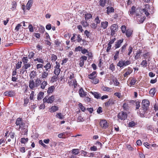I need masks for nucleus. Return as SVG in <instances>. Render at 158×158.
Here are the masks:
<instances>
[{
    "mask_svg": "<svg viewBox=\"0 0 158 158\" xmlns=\"http://www.w3.org/2000/svg\"><path fill=\"white\" fill-rule=\"evenodd\" d=\"M15 124H16V127L17 129H22L25 130V132L24 133V135L27 134L28 131L27 129L24 128L25 127V124L23 123L22 119L20 118H18L16 120Z\"/></svg>",
    "mask_w": 158,
    "mask_h": 158,
    "instance_id": "f257e3e1",
    "label": "nucleus"
},
{
    "mask_svg": "<svg viewBox=\"0 0 158 158\" xmlns=\"http://www.w3.org/2000/svg\"><path fill=\"white\" fill-rule=\"evenodd\" d=\"M144 8L142 9L143 12L147 17H148L150 14H152L154 11L153 10V7L150 6L148 4H145Z\"/></svg>",
    "mask_w": 158,
    "mask_h": 158,
    "instance_id": "f03ea898",
    "label": "nucleus"
},
{
    "mask_svg": "<svg viewBox=\"0 0 158 158\" xmlns=\"http://www.w3.org/2000/svg\"><path fill=\"white\" fill-rule=\"evenodd\" d=\"M131 63L130 60H127L125 61L120 60L117 63V65L120 68H123L124 67L130 64Z\"/></svg>",
    "mask_w": 158,
    "mask_h": 158,
    "instance_id": "7ed1b4c3",
    "label": "nucleus"
},
{
    "mask_svg": "<svg viewBox=\"0 0 158 158\" xmlns=\"http://www.w3.org/2000/svg\"><path fill=\"white\" fill-rule=\"evenodd\" d=\"M110 29L111 30V35L112 36H114L115 32L118 30V26L116 24H113L111 26Z\"/></svg>",
    "mask_w": 158,
    "mask_h": 158,
    "instance_id": "20e7f679",
    "label": "nucleus"
},
{
    "mask_svg": "<svg viewBox=\"0 0 158 158\" xmlns=\"http://www.w3.org/2000/svg\"><path fill=\"white\" fill-rule=\"evenodd\" d=\"M54 100V96L52 95L50 97H46L44 99L43 101L44 102L47 103H52L53 102Z\"/></svg>",
    "mask_w": 158,
    "mask_h": 158,
    "instance_id": "39448f33",
    "label": "nucleus"
},
{
    "mask_svg": "<svg viewBox=\"0 0 158 158\" xmlns=\"http://www.w3.org/2000/svg\"><path fill=\"white\" fill-rule=\"evenodd\" d=\"M118 117L120 119L124 120L127 118V114L124 112H121L118 113Z\"/></svg>",
    "mask_w": 158,
    "mask_h": 158,
    "instance_id": "423d86ee",
    "label": "nucleus"
},
{
    "mask_svg": "<svg viewBox=\"0 0 158 158\" xmlns=\"http://www.w3.org/2000/svg\"><path fill=\"white\" fill-rule=\"evenodd\" d=\"M149 104L150 102L147 99L143 100L142 102V107L147 110Z\"/></svg>",
    "mask_w": 158,
    "mask_h": 158,
    "instance_id": "0eeeda50",
    "label": "nucleus"
},
{
    "mask_svg": "<svg viewBox=\"0 0 158 158\" xmlns=\"http://www.w3.org/2000/svg\"><path fill=\"white\" fill-rule=\"evenodd\" d=\"M100 125L101 127L106 129L108 126V123L105 120H101L100 122Z\"/></svg>",
    "mask_w": 158,
    "mask_h": 158,
    "instance_id": "6e6552de",
    "label": "nucleus"
},
{
    "mask_svg": "<svg viewBox=\"0 0 158 158\" xmlns=\"http://www.w3.org/2000/svg\"><path fill=\"white\" fill-rule=\"evenodd\" d=\"M124 71L126 72L123 75L124 77H127L129 75L132 73L133 70L131 68L129 67L127 69H125Z\"/></svg>",
    "mask_w": 158,
    "mask_h": 158,
    "instance_id": "1a4fd4ad",
    "label": "nucleus"
},
{
    "mask_svg": "<svg viewBox=\"0 0 158 158\" xmlns=\"http://www.w3.org/2000/svg\"><path fill=\"white\" fill-rule=\"evenodd\" d=\"M4 95L10 97H13L15 95V92L14 90L7 91L4 93Z\"/></svg>",
    "mask_w": 158,
    "mask_h": 158,
    "instance_id": "9d476101",
    "label": "nucleus"
},
{
    "mask_svg": "<svg viewBox=\"0 0 158 158\" xmlns=\"http://www.w3.org/2000/svg\"><path fill=\"white\" fill-rule=\"evenodd\" d=\"M35 85V83L33 80H30L29 81V87L31 89H33L34 88L36 87Z\"/></svg>",
    "mask_w": 158,
    "mask_h": 158,
    "instance_id": "9b49d317",
    "label": "nucleus"
},
{
    "mask_svg": "<svg viewBox=\"0 0 158 158\" xmlns=\"http://www.w3.org/2000/svg\"><path fill=\"white\" fill-rule=\"evenodd\" d=\"M79 92V95L81 97H83L86 95L87 93L85 92L82 88L80 89Z\"/></svg>",
    "mask_w": 158,
    "mask_h": 158,
    "instance_id": "f8f14e48",
    "label": "nucleus"
},
{
    "mask_svg": "<svg viewBox=\"0 0 158 158\" xmlns=\"http://www.w3.org/2000/svg\"><path fill=\"white\" fill-rule=\"evenodd\" d=\"M147 110L144 109L142 107L141 109L139 110V114H140V116L141 117H143L144 116V114L146 113Z\"/></svg>",
    "mask_w": 158,
    "mask_h": 158,
    "instance_id": "ddd939ff",
    "label": "nucleus"
},
{
    "mask_svg": "<svg viewBox=\"0 0 158 158\" xmlns=\"http://www.w3.org/2000/svg\"><path fill=\"white\" fill-rule=\"evenodd\" d=\"M145 19V17H143L142 18L140 16H139L137 17V20L138 23H142L143 22Z\"/></svg>",
    "mask_w": 158,
    "mask_h": 158,
    "instance_id": "4468645a",
    "label": "nucleus"
},
{
    "mask_svg": "<svg viewBox=\"0 0 158 158\" xmlns=\"http://www.w3.org/2000/svg\"><path fill=\"white\" fill-rule=\"evenodd\" d=\"M123 39H122L121 40H118L116 43L115 44V47L116 48H119L121 44L123 42Z\"/></svg>",
    "mask_w": 158,
    "mask_h": 158,
    "instance_id": "2eb2a0df",
    "label": "nucleus"
},
{
    "mask_svg": "<svg viewBox=\"0 0 158 158\" xmlns=\"http://www.w3.org/2000/svg\"><path fill=\"white\" fill-rule=\"evenodd\" d=\"M33 0H29L26 5L27 9L28 10H29L31 7L33 3Z\"/></svg>",
    "mask_w": 158,
    "mask_h": 158,
    "instance_id": "dca6fc26",
    "label": "nucleus"
},
{
    "mask_svg": "<svg viewBox=\"0 0 158 158\" xmlns=\"http://www.w3.org/2000/svg\"><path fill=\"white\" fill-rule=\"evenodd\" d=\"M58 110V107L56 106H53L49 109V111L51 113L54 112Z\"/></svg>",
    "mask_w": 158,
    "mask_h": 158,
    "instance_id": "f3484780",
    "label": "nucleus"
},
{
    "mask_svg": "<svg viewBox=\"0 0 158 158\" xmlns=\"http://www.w3.org/2000/svg\"><path fill=\"white\" fill-rule=\"evenodd\" d=\"M108 25V22L106 21L102 22L101 23V27L103 29L106 28Z\"/></svg>",
    "mask_w": 158,
    "mask_h": 158,
    "instance_id": "a211bd4d",
    "label": "nucleus"
},
{
    "mask_svg": "<svg viewBox=\"0 0 158 158\" xmlns=\"http://www.w3.org/2000/svg\"><path fill=\"white\" fill-rule=\"evenodd\" d=\"M49 72L44 71L41 73V77L42 79L46 78L48 75Z\"/></svg>",
    "mask_w": 158,
    "mask_h": 158,
    "instance_id": "6ab92c4d",
    "label": "nucleus"
},
{
    "mask_svg": "<svg viewBox=\"0 0 158 158\" xmlns=\"http://www.w3.org/2000/svg\"><path fill=\"white\" fill-rule=\"evenodd\" d=\"M91 93L94 96V97L97 99L100 98L101 95L98 92H91Z\"/></svg>",
    "mask_w": 158,
    "mask_h": 158,
    "instance_id": "aec40b11",
    "label": "nucleus"
},
{
    "mask_svg": "<svg viewBox=\"0 0 158 158\" xmlns=\"http://www.w3.org/2000/svg\"><path fill=\"white\" fill-rule=\"evenodd\" d=\"M71 153L74 155H76L80 153L79 149H73L71 150Z\"/></svg>",
    "mask_w": 158,
    "mask_h": 158,
    "instance_id": "412c9836",
    "label": "nucleus"
},
{
    "mask_svg": "<svg viewBox=\"0 0 158 158\" xmlns=\"http://www.w3.org/2000/svg\"><path fill=\"white\" fill-rule=\"evenodd\" d=\"M48 83L46 81H43L40 83V88L42 89H44L47 85Z\"/></svg>",
    "mask_w": 158,
    "mask_h": 158,
    "instance_id": "4be33fe9",
    "label": "nucleus"
},
{
    "mask_svg": "<svg viewBox=\"0 0 158 158\" xmlns=\"http://www.w3.org/2000/svg\"><path fill=\"white\" fill-rule=\"evenodd\" d=\"M51 67V65L50 63H48L46 64L45 66H44V68H45V70L46 71L49 72Z\"/></svg>",
    "mask_w": 158,
    "mask_h": 158,
    "instance_id": "5701e85b",
    "label": "nucleus"
},
{
    "mask_svg": "<svg viewBox=\"0 0 158 158\" xmlns=\"http://www.w3.org/2000/svg\"><path fill=\"white\" fill-rule=\"evenodd\" d=\"M96 72L95 71H94L91 73L89 75V78L90 79H93L95 78L96 77Z\"/></svg>",
    "mask_w": 158,
    "mask_h": 158,
    "instance_id": "b1692460",
    "label": "nucleus"
},
{
    "mask_svg": "<svg viewBox=\"0 0 158 158\" xmlns=\"http://www.w3.org/2000/svg\"><path fill=\"white\" fill-rule=\"evenodd\" d=\"M41 81L38 78H37L35 80V85L36 86V87H37L40 85Z\"/></svg>",
    "mask_w": 158,
    "mask_h": 158,
    "instance_id": "393cba45",
    "label": "nucleus"
},
{
    "mask_svg": "<svg viewBox=\"0 0 158 158\" xmlns=\"http://www.w3.org/2000/svg\"><path fill=\"white\" fill-rule=\"evenodd\" d=\"M56 116V118L60 119H63L64 118V116L61 113H57Z\"/></svg>",
    "mask_w": 158,
    "mask_h": 158,
    "instance_id": "a878e982",
    "label": "nucleus"
},
{
    "mask_svg": "<svg viewBox=\"0 0 158 158\" xmlns=\"http://www.w3.org/2000/svg\"><path fill=\"white\" fill-rule=\"evenodd\" d=\"M156 92L155 88H153L150 90L149 93L151 96L153 97L154 96Z\"/></svg>",
    "mask_w": 158,
    "mask_h": 158,
    "instance_id": "bb28decb",
    "label": "nucleus"
},
{
    "mask_svg": "<svg viewBox=\"0 0 158 158\" xmlns=\"http://www.w3.org/2000/svg\"><path fill=\"white\" fill-rule=\"evenodd\" d=\"M12 6L11 8H10V9L12 10H14L15 9L16 6H17V3L15 1H13L11 3Z\"/></svg>",
    "mask_w": 158,
    "mask_h": 158,
    "instance_id": "cd10ccee",
    "label": "nucleus"
},
{
    "mask_svg": "<svg viewBox=\"0 0 158 158\" xmlns=\"http://www.w3.org/2000/svg\"><path fill=\"white\" fill-rule=\"evenodd\" d=\"M55 87L53 86H52L48 88V90L47 91V93L48 94H52L53 91Z\"/></svg>",
    "mask_w": 158,
    "mask_h": 158,
    "instance_id": "c85d7f7f",
    "label": "nucleus"
},
{
    "mask_svg": "<svg viewBox=\"0 0 158 158\" xmlns=\"http://www.w3.org/2000/svg\"><path fill=\"white\" fill-rule=\"evenodd\" d=\"M102 89L104 91H106L110 92H111L112 91V89L111 88L106 86H103L102 87Z\"/></svg>",
    "mask_w": 158,
    "mask_h": 158,
    "instance_id": "c756f323",
    "label": "nucleus"
},
{
    "mask_svg": "<svg viewBox=\"0 0 158 158\" xmlns=\"http://www.w3.org/2000/svg\"><path fill=\"white\" fill-rule=\"evenodd\" d=\"M132 31L130 29H127L126 32V35L127 37H129L132 34Z\"/></svg>",
    "mask_w": 158,
    "mask_h": 158,
    "instance_id": "7c9ffc66",
    "label": "nucleus"
},
{
    "mask_svg": "<svg viewBox=\"0 0 158 158\" xmlns=\"http://www.w3.org/2000/svg\"><path fill=\"white\" fill-rule=\"evenodd\" d=\"M107 13L108 14H109L110 13L114 12V9L113 7H108L107 8Z\"/></svg>",
    "mask_w": 158,
    "mask_h": 158,
    "instance_id": "2f4dec72",
    "label": "nucleus"
},
{
    "mask_svg": "<svg viewBox=\"0 0 158 158\" xmlns=\"http://www.w3.org/2000/svg\"><path fill=\"white\" fill-rule=\"evenodd\" d=\"M44 93L40 92L38 95L37 99L38 100H41L43 98Z\"/></svg>",
    "mask_w": 158,
    "mask_h": 158,
    "instance_id": "473e14b6",
    "label": "nucleus"
},
{
    "mask_svg": "<svg viewBox=\"0 0 158 158\" xmlns=\"http://www.w3.org/2000/svg\"><path fill=\"white\" fill-rule=\"evenodd\" d=\"M84 17L85 20L87 21L89 19L91 18L92 17V16L91 14L87 13L85 15Z\"/></svg>",
    "mask_w": 158,
    "mask_h": 158,
    "instance_id": "72a5a7b5",
    "label": "nucleus"
},
{
    "mask_svg": "<svg viewBox=\"0 0 158 158\" xmlns=\"http://www.w3.org/2000/svg\"><path fill=\"white\" fill-rule=\"evenodd\" d=\"M136 81V80L134 78L132 79L131 80V82H130V84H128V85L130 87H131V86L134 85L135 82Z\"/></svg>",
    "mask_w": 158,
    "mask_h": 158,
    "instance_id": "f704fd0d",
    "label": "nucleus"
},
{
    "mask_svg": "<svg viewBox=\"0 0 158 158\" xmlns=\"http://www.w3.org/2000/svg\"><path fill=\"white\" fill-rule=\"evenodd\" d=\"M31 79H33L36 76V73L34 71H32L30 75Z\"/></svg>",
    "mask_w": 158,
    "mask_h": 158,
    "instance_id": "c9c22d12",
    "label": "nucleus"
},
{
    "mask_svg": "<svg viewBox=\"0 0 158 158\" xmlns=\"http://www.w3.org/2000/svg\"><path fill=\"white\" fill-rule=\"evenodd\" d=\"M60 71V69H55L54 71V73L56 75L58 76L59 74Z\"/></svg>",
    "mask_w": 158,
    "mask_h": 158,
    "instance_id": "e433bc0d",
    "label": "nucleus"
},
{
    "mask_svg": "<svg viewBox=\"0 0 158 158\" xmlns=\"http://www.w3.org/2000/svg\"><path fill=\"white\" fill-rule=\"evenodd\" d=\"M71 83H72V85H73L74 86V88L76 87L77 86V82L76 80H72L71 81Z\"/></svg>",
    "mask_w": 158,
    "mask_h": 158,
    "instance_id": "4c0bfd02",
    "label": "nucleus"
},
{
    "mask_svg": "<svg viewBox=\"0 0 158 158\" xmlns=\"http://www.w3.org/2000/svg\"><path fill=\"white\" fill-rule=\"evenodd\" d=\"M31 66V64L30 63H28L24 64L23 66V68L25 69H26L29 68Z\"/></svg>",
    "mask_w": 158,
    "mask_h": 158,
    "instance_id": "58836bf2",
    "label": "nucleus"
},
{
    "mask_svg": "<svg viewBox=\"0 0 158 158\" xmlns=\"http://www.w3.org/2000/svg\"><path fill=\"white\" fill-rule=\"evenodd\" d=\"M35 61H37L38 62L43 64L44 63V61L41 58H36L34 60Z\"/></svg>",
    "mask_w": 158,
    "mask_h": 158,
    "instance_id": "ea45409f",
    "label": "nucleus"
},
{
    "mask_svg": "<svg viewBox=\"0 0 158 158\" xmlns=\"http://www.w3.org/2000/svg\"><path fill=\"white\" fill-rule=\"evenodd\" d=\"M22 61L23 63V64H27L28 60L27 59V57H24L22 59Z\"/></svg>",
    "mask_w": 158,
    "mask_h": 158,
    "instance_id": "a19ab883",
    "label": "nucleus"
},
{
    "mask_svg": "<svg viewBox=\"0 0 158 158\" xmlns=\"http://www.w3.org/2000/svg\"><path fill=\"white\" fill-rule=\"evenodd\" d=\"M135 8L134 6H133L129 10L130 14L131 15H132L134 13L135 11Z\"/></svg>",
    "mask_w": 158,
    "mask_h": 158,
    "instance_id": "79ce46f5",
    "label": "nucleus"
},
{
    "mask_svg": "<svg viewBox=\"0 0 158 158\" xmlns=\"http://www.w3.org/2000/svg\"><path fill=\"white\" fill-rule=\"evenodd\" d=\"M141 65L143 67H146L147 66V63L146 60H143L141 63Z\"/></svg>",
    "mask_w": 158,
    "mask_h": 158,
    "instance_id": "37998d69",
    "label": "nucleus"
},
{
    "mask_svg": "<svg viewBox=\"0 0 158 158\" xmlns=\"http://www.w3.org/2000/svg\"><path fill=\"white\" fill-rule=\"evenodd\" d=\"M115 40V38H114V39L111 40L110 41L108 44V45H109V48L110 47V48H111V44L114 43V42Z\"/></svg>",
    "mask_w": 158,
    "mask_h": 158,
    "instance_id": "c03bdc74",
    "label": "nucleus"
},
{
    "mask_svg": "<svg viewBox=\"0 0 158 158\" xmlns=\"http://www.w3.org/2000/svg\"><path fill=\"white\" fill-rule=\"evenodd\" d=\"M114 95L117 97L118 98H120L122 97L121 94L119 92H116L114 94Z\"/></svg>",
    "mask_w": 158,
    "mask_h": 158,
    "instance_id": "a18cd8bd",
    "label": "nucleus"
},
{
    "mask_svg": "<svg viewBox=\"0 0 158 158\" xmlns=\"http://www.w3.org/2000/svg\"><path fill=\"white\" fill-rule=\"evenodd\" d=\"M78 106L80 108L81 110L82 111L84 112L85 110V107L82 105V104L81 103H80L78 104Z\"/></svg>",
    "mask_w": 158,
    "mask_h": 158,
    "instance_id": "49530a36",
    "label": "nucleus"
},
{
    "mask_svg": "<svg viewBox=\"0 0 158 158\" xmlns=\"http://www.w3.org/2000/svg\"><path fill=\"white\" fill-rule=\"evenodd\" d=\"M34 56V53L33 52H31L29 53L28 57L29 59H31V58H33Z\"/></svg>",
    "mask_w": 158,
    "mask_h": 158,
    "instance_id": "de8ad7c7",
    "label": "nucleus"
},
{
    "mask_svg": "<svg viewBox=\"0 0 158 158\" xmlns=\"http://www.w3.org/2000/svg\"><path fill=\"white\" fill-rule=\"evenodd\" d=\"M22 64V61L19 62L18 63L16 64V69H19L21 66V64Z\"/></svg>",
    "mask_w": 158,
    "mask_h": 158,
    "instance_id": "09e8293b",
    "label": "nucleus"
},
{
    "mask_svg": "<svg viewBox=\"0 0 158 158\" xmlns=\"http://www.w3.org/2000/svg\"><path fill=\"white\" fill-rule=\"evenodd\" d=\"M92 80V82L95 84H97L99 82V80L97 78H95L93 79H91Z\"/></svg>",
    "mask_w": 158,
    "mask_h": 158,
    "instance_id": "8fccbe9b",
    "label": "nucleus"
},
{
    "mask_svg": "<svg viewBox=\"0 0 158 158\" xmlns=\"http://www.w3.org/2000/svg\"><path fill=\"white\" fill-rule=\"evenodd\" d=\"M84 121V119L81 116H79L77 118V121L78 122H83Z\"/></svg>",
    "mask_w": 158,
    "mask_h": 158,
    "instance_id": "3c124183",
    "label": "nucleus"
},
{
    "mask_svg": "<svg viewBox=\"0 0 158 158\" xmlns=\"http://www.w3.org/2000/svg\"><path fill=\"white\" fill-rule=\"evenodd\" d=\"M57 79V76H54L52 77L51 79V81L52 82H54L55 81H56Z\"/></svg>",
    "mask_w": 158,
    "mask_h": 158,
    "instance_id": "603ef678",
    "label": "nucleus"
},
{
    "mask_svg": "<svg viewBox=\"0 0 158 158\" xmlns=\"http://www.w3.org/2000/svg\"><path fill=\"white\" fill-rule=\"evenodd\" d=\"M28 140V139L27 138H22L21 139V142L22 143H25L26 142H27Z\"/></svg>",
    "mask_w": 158,
    "mask_h": 158,
    "instance_id": "864d4df0",
    "label": "nucleus"
},
{
    "mask_svg": "<svg viewBox=\"0 0 158 158\" xmlns=\"http://www.w3.org/2000/svg\"><path fill=\"white\" fill-rule=\"evenodd\" d=\"M127 45V44H125L121 48V51L122 53H123V52H124Z\"/></svg>",
    "mask_w": 158,
    "mask_h": 158,
    "instance_id": "5fc2aeb1",
    "label": "nucleus"
},
{
    "mask_svg": "<svg viewBox=\"0 0 158 158\" xmlns=\"http://www.w3.org/2000/svg\"><path fill=\"white\" fill-rule=\"evenodd\" d=\"M81 152V154L83 156H88V152H86L85 151L83 150H82Z\"/></svg>",
    "mask_w": 158,
    "mask_h": 158,
    "instance_id": "6e6d98bb",
    "label": "nucleus"
},
{
    "mask_svg": "<svg viewBox=\"0 0 158 158\" xmlns=\"http://www.w3.org/2000/svg\"><path fill=\"white\" fill-rule=\"evenodd\" d=\"M114 84L115 86H118L119 84V82L118 81L117 79H114L113 80Z\"/></svg>",
    "mask_w": 158,
    "mask_h": 158,
    "instance_id": "4d7b16f0",
    "label": "nucleus"
},
{
    "mask_svg": "<svg viewBox=\"0 0 158 158\" xmlns=\"http://www.w3.org/2000/svg\"><path fill=\"white\" fill-rule=\"evenodd\" d=\"M106 0H100V5L102 6H103L106 3Z\"/></svg>",
    "mask_w": 158,
    "mask_h": 158,
    "instance_id": "13d9d810",
    "label": "nucleus"
},
{
    "mask_svg": "<svg viewBox=\"0 0 158 158\" xmlns=\"http://www.w3.org/2000/svg\"><path fill=\"white\" fill-rule=\"evenodd\" d=\"M51 56L52 60L53 61H56V60L57 59V56L54 54H52Z\"/></svg>",
    "mask_w": 158,
    "mask_h": 158,
    "instance_id": "bf43d9fd",
    "label": "nucleus"
},
{
    "mask_svg": "<svg viewBox=\"0 0 158 158\" xmlns=\"http://www.w3.org/2000/svg\"><path fill=\"white\" fill-rule=\"evenodd\" d=\"M28 28H29V31L31 32H33L34 31V29L32 25L31 24H29Z\"/></svg>",
    "mask_w": 158,
    "mask_h": 158,
    "instance_id": "052dcab7",
    "label": "nucleus"
},
{
    "mask_svg": "<svg viewBox=\"0 0 158 158\" xmlns=\"http://www.w3.org/2000/svg\"><path fill=\"white\" fill-rule=\"evenodd\" d=\"M81 24L83 26V27H86L88 26V24L87 23V22L85 21H83L81 22Z\"/></svg>",
    "mask_w": 158,
    "mask_h": 158,
    "instance_id": "680f3d73",
    "label": "nucleus"
},
{
    "mask_svg": "<svg viewBox=\"0 0 158 158\" xmlns=\"http://www.w3.org/2000/svg\"><path fill=\"white\" fill-rule=\"evenodd\" d=\"M121 29L123 33H125L126 31V27L124 25H123L121 27Z\"/></svg>",
    "mask_w": 158,
    "mask_h": 158,
    "instance_id": "e2e57ef3",
    "label": "nucleus"
},
{
    "mask_svg": "<svg viewBox=\"0 0 158 158\" xmlns=\"http://www.w3.org/2000/svg\"><path fill=\"white\" fill-rule=\"evenodd\" d=\"M140 55V52L139 51H137L136 53V55L135 56V59L136 60L138 59Z\"/></svg>",
    "mask_w": 158,
    "mask_h": 158,
    "instance_id": "0e129e2a",
    "label": "nucleus"
},
{
    "mask_svg": "<svg viewBox=\"0 0 158 158\" xmlns=\"http://www.w3.org/2000/svg\"><path fill=\"white\" fill-rule=\"evenodd\" d=\"M95 155L94 152L88 153V156L89 157H95Z\"/></svg>",
    "mask_w": 158,
    "mask_h": 158,
    "instance_id": "69168bd1",
    "label": "nucleus"
},
{
    "mask_svg": "<svg viewBox=\"0 0 158 158\" xmlns=\"http://www.w3.org/2000/svg\"><path fill=\"white\" fill-rule=\"evenodd\" d=\"M84 61H83V60H80L79 63V65L81 67H82L84 65Z\"/></svg>",
    "mask_w": 158,
    "mask_h": 158,
    "instance_id": "338daca9",
    "label": "nucleus"
},
{
    "mask_svg": "<svg viewBox=\"0 0 158 158\" xmlns=\"http://www.w3.org/2000/svg\"><path fill=\"white\" fill-rule=\"evenodd\" d=\"M109 68H110V70H111L112 71L114 70V69H115L114 66V65L113 64H111L110 65Z\"/></svg>",
    "mask_w": 158,
    "mask_h": 158,
    "instance_id": "774afa93",
    "label": "nucleus"
}]
</instances>
